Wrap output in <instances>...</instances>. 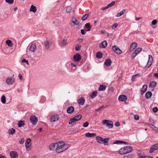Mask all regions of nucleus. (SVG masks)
<instances>
[{"label": "nucleus", "mask_w": 158, "mask_h": 158, "mask_svg": "<svg viewBox=\"0 0 158 158\" xmlns=\"http://www.w3.org/2000/svg\"><path fill=\"white\" fill-rule=\"evenodd\" d=\"M56 151L57 153H60L64 151L68 148L65 144L63 142L56 143Z\"/></svg>", "instance_id": "f257e3e1"}, {"label": "nucleus", "mask_w": 158, "mask_h": 158, "mask_svg": "<svg viewBox=\"0 0 158 158\" xmlns=\"http://www.w3.org/2000/svg\"><path fill=\"white\" fill-rule=\"evenodd\" d=\"M132 150L133 148L132 147L130 146H127L120 149L118 151V153L121 155H123L130 152Z\"/></svg>", "instance_id": "f03ea898"}, {"label": "nucleus", "mask_w": 158, "mask_h": 158, "mask_svg": "<svg viewBox=\"0 0 158 158\" xmlns=\"http://www.w3.org/2000/svg\"><path fill=\"white\" fill-rule=\"evenodd\" d=\"M102 123L106 124L109 128H111L113 127V123L112 121L107 120H104L102 121Z\"/></svg>", "instance_id": "7ed1b4c3"}, {"label": "nucleus", "mask_w": 158, "mask_h": 158, "mask_svg": "<svg viewBox=\"0 0 158 158\" xmlns=\"http://www.w3.org/2000/svg\"><path fill=\"white\" fill-rule=\"evenodd\" d=\"M15 79L14 77H8L6 80V84L8 85H12L14 82Z\"/></svg>", "instance_id": "20e7f679"}, {"label": "nucleus", "mask_w": 158, "mask_h": 158, "mask_svg": "<svg viewBox=\"0 0 158 158\" xmlns=\"http://www.w3.org/2000/svg\"><path fill=\"white\" fill-rule=\"evenodd\" d=\"M30 120V122L33 125H35L38 122V118L35 115L31 116Z\"/></svg>", "instance_id": "39448f33"}, {"label": "nucleus", "mask_w": 158, "mask_h": 158, "mask_svg": "<svg viewBox=\"0 0 158 158\" xmlns=\"http://www.w3.org/2000/svg\"><path fill=\"white\" fill-rule=\"evenodd\" d=\"M112 49L113 51L117 54H120L122 53V51L116 46H113Z\"/></svg>", "instance_id": "423d86ee"}, {"label": "nucleus", "mask_w": 158, "mask_h": 158, "mask_svg": "<svg viewBox=\"0 0 158 158\" xmlns=\"http://www.w3.org/2000/svg\"><path fill=\"white\" fill-rule=\"evenodd\" d=\"M142 49L140 48H137L135 51L132 56V58H134L141 51Z\"/></svg>", "instance_id": "0eeeda50"}, {"label": "nucleus", "mask_w": 158, "mask_h": 158, "mask_svg": "<svg viewBox=\"0 0 158 158\" xmlns=\"http://www.w3.org/2000/svg\"><path fill=\"white\" fill-rule=\"evenodd\" d=\"M153 60V58L151 55H149L148 56V63L146 66V67L149 68L151 65L152 62Z\"/></svg>", "instance_id": "6e6552de"}, {"label": "nucleus", "mask_w": 158, "mask_h": 158, "mask_svg": "<svg viewBox=\"0 0 158 158\" xmlns=\"http://www.w3.org/2000/svg\"><path fill=\"white\" fill-rule=\"evenodd\" d=\"M31 140L30 139H27L25 142V146L27 149L29 150L30 149V147L31 146Z\"/></svg>", "instance_id": "1a4fd4ad"}, {"label": "nucleus", "mask_w": 158, "mask_h": 158, "mask_svg": "<svg viewBox=\"0 0 158 158\" xmlns=\"http://www.w3.org/2000/svg\"><path fill=\"white\" fill-rule=\"evenodd\" d=\"M59 119V117L58 115H54L51 117L50 121L52 122H54L58 120Z\"/></svg>", "instance_id": "9d476101"}, {"label": "nucleus", "mask_w": 158, "mask_h": 158, "mask_svg": "<svg viewBox=\"0 0 158 158\" xmlns=\"http://www.w3.org/2000/svg\"><path fill=\"white\" fill-rule=\"evenodd\" d=\"M44 45L46 49H48L52 45V42L46 40L44 42Z\"/></svg>", "instance_id": "9b49d317"}, {"label": "nucleus", "mask_w": 158, "mask_h": 158, "mask_svg": "<svg viewBox=\"0 0 158 158\" xmlns=\"http://www.w3.org/2000/svg\"><path fill=\"white\" fill-rule=\"evenodd\" d=\"M10 156L11 158H17L18 156V155L17 152L12 151L10 152Z\"/></svg>", "instance_id": "f8f14e48"}, {"label": "nucleus", "mask_w": 158, "mask_h": 158, "mask_svg": "<svg viewBox=\"0 0 158 158\" xmlns=\"http://www.w3.org/2000/svg\"><path fill=\"white\" fill-rule=\"evenodd\" d=\"M37 47L35 44L32 43L30 47L29 50L32 52H34Z\"/></svg>", "instance_id": "ddd939ff"}, {"label": "nucleus", "mask_w": 158, "mask_h": 158, "mask_svg": "<svg viewBox=\"0 0 158 158\" xmlns=\"http://www.w3.org/2000/svg\"><path fill=\"white\" fill-rule=\"evenodd\" d=\"M73 59L75 61H79L81 59V56L80 54L77 53L73 56Z\"/></svg>", "instance_id": "4468645a"}, {"label": "nucleus", "mask_w": 158, "mask_h": 158, "mask_svg": "<svg viewBox=\"0 0 158 158\" xmlns=\"http://www.w3.org/2000/svg\"><path fill=\"white\" fill-rule=\"evenodd\" d=\"M127 96L123 95H120L118 98V100L122 102L125 101L127 100Z\"/></svg>", "instance_id": "2eb2a0df"}, {"label": "nucleus", "mask_w": 158, "mask_h": 158, "mask_svg": "<svg viewBox=\"0 0 158 158\" xmlns=\"http://www.w3.org/2000/svg\"><path fill=\"white\" fill-rule=\"evenodd\" d=\"M56 143H52L49 146V148L51 151L56 150Z\"/></svg>", "instance_id": "dca6fc26"}, {"label": "nucleus", "mask_w": 158, "mask_h": 158, "mask_svg": "<svg viewBox=\"0 0 158 158\" xmlns=\"http://www.w3.org/2000/svg\"><path fill=\"white\" fill-rule=\"evenodd\" d=\"M85 99L83 97H81L77 100V102L79 104L83 105L85 102Z\"/></svg>", "instance_id": "f3484780"}, {"label": "nucleus", "mask_w": 158, "mask_h": 158, "mask_svg": "<svg viewBox=\"0 0 158 158\" xmlns=\"http://www.w3.org/2000/svg\"><path fill=\"white\" fill-rule=\"evenodd\" d=\"M70 22H72L75 25H78L79 24V22L77 20L75 17H73L70 20Z\"/></svg>", "instance_id": "a211bd4d"}, {"label": "nucleus", "mask_w": 158, "mask_h": 158, "mask_svg": "<svg viewBox=\"0 0 158 158\" xmlns=\"http://www.w3.org/2000/svg\"><path fill=\"white\" fill-rule=\"evenodd\" d=\"M59 45L61 47H64L65 46L67 45V40L65 39L62 40L59 44Z\"/></svg>", "instance_id": "6ab92c4d"}, {"label": "nucleus", "mask_w": 158, "mask_h": 158, "mask_svg": "<svg viewBox=\"0 0 158 158\" xmlns=\"http://www.w3.org/2000/svg\"><path fill=\"white\" fill-rule=\"evenodd\" d=\"M147 85H143L141 89V90L140 92V94L142 95L147 90Z\"/></svg>", "instance_id": "aec40b11"}, {"label": "nucleus", "mask_w": 158, "mask_h": 158, "mask_svg": "<svg viewBox=\"0 0 158 158\" xmlns=\"http://www.w3.org/2000/svg\"><path fill=\"white\" fill-rule=\"evenodd\" d=\"M74 108L73 106H70L68 107L67 110V112L69 114H72L74 111Z\"/></svg>", "instance_id": "412c9836"}, {"label": "nucleus", "mask_w": 158, "mask_h": 158, "mask_svg": "<svg viewBox=\"0 0 158 158\" xmlns=\"http://www.w3.org/2000/svg\"><path fill=\"white\" fill-rule=\"evenodd\" d=\"M112 61L110 59H106L105 62L104 64L107 66H110Z\"/></svg>", "instance_id": "4be33fe9"}, {"label": "nucleus", "mask_w": 158, "mask_h": 158, "mask_svg": "<svg viewBox=\"0 0 158 158\" xmlns=\"http://www.w3.org/2000/svg\"><path fill=\"white\" fill-rule=\"evenodd\" d=\"M85 135L86 137L91 138L95 136L96 134L95 133H87L85 134Z\"/></svg>", "instance_id": "5701e85b"}, {"label": "nucleus", "mask_w": 158, "mask_h": 158, "mask_svg": "<svg viewBox=\"0 0 158 158\" xmlns=\"http://www.w3.org/2000/svg\"><path fill=\"white\" fill-rule=\"evenodd\" d=\"M137 44L136 42H134L132 43L130 46V51H131L132 50L134 49L137 46Z\"/></svg>", "instance_id": "b1692460"}, {"label": "nucleus", "mask_w": 158, "mask_h": 158, "mask_svg": "<svg viewBox=\"0 0 158 158\" xmlns=\"http://www.w3.org/2000/svg\"><path fill=\"white\" fill-rule=\"evenodd\" d=\"M107 46V43L106 40H104L100 44L99 47L101 48H105Z\"/></svg>", "instance_id": "393cba45"}, {"label": "nucleus", "mask_w": 158, "mask_h": 158, "mask_svg": "<svg viewBox=\"0 0 158 158\" xmlns=\"http://www.w3.org/2000/svg\"><path fill=\"white\" fill-rule=\"evenodd\" d=\"M96 140L98 143H102L103 138L100 136H97L96 138Z\"/></svg>", "instance_id": "a878e982"}, {"label": "nucleus", "mask_w": 158, "mask_h": 158, "mask_svg": "<svg viewBox=\"0 0 158 158\" xmlns=\"http://www.w3.org/2000/svg\"><path fill=\"white\" fill-rule=\"evenodd\" d=\"M98 92L96 91H93L92 93L90 95V98L92 99L95 98L97 95Z\"/></svg>", "instance_id": "bb28decb"}, {"label": "nucleus", "mask_w": 158, "mask_h": 158, "mask_svg": "<svg viewBox=\"0 0 158 158\" xmlns=\"http://www.w3.org/2000/svg\"><path fill=\"white\" fill-rule=\"evenodd\" d=\"M106 86L105 85H100L98 89V90L99 91H104L106 89Z\"/></svg>", "instance_id": "cd10ccee"}, {"label": "nucleus", "mask_w": 158, "mask_h": 158, "mask_svg": "<svg viewBox=\"0 0 158 158\" xmlns=\"http://www.w3.org/2000/svg\"><path fill=\"white\" fill-rule=\"evenodd\" d=\"M25 125L24 121L20 120L19 121L18 123V126L19 127H23Z\"/></svg>", "instance_id": "c85d7f7f"}, {"label": "nucleus", "mask_w": 158, "mask_h": 158, "mask_svg": "<svg viewBox=\"0 0 158 158\" xmlns=\"http://www.w3.org/2000/svg\"><path fill=\"white\" fill-rule=\"evenodd\" d=\"M37 10L36 7L33 5H31V6L30 11L31 12L35 13Z\"/></svg>", "instance_id": "c756f323"}, {"label": "nucleus", "mask_w": 158, "mask_h": 158, "mask_svg": "<svg viewBox=\"0 0 158 158\" xmlns=\"http://www.w3.org/2000/svg\"><path fill=\"white\" fill-rule=\"evenodd\" d=\"M156 83L155 81H151L149 84V86L151 88H154L156 86Z\"/></svg>", "instance_id": "7c9ffc66"}, {"label": "nucleus", "mask_w": 158, "mask_h": 158, "mask_svg": "<svg viewBox=\"0 0 158 158\" xmlns=\"http://www.w3.org/2000/svg\"><path fill=\"white\" fill-rule=\"evenodd\" d=\"M15 130L14 129L11 128L9 129L8 133L9 135H13L15 133Z\"/></svg>", "instance_id": "2f4dec72"}, {"label": "nucleus", "mask_w": 158, "mask_h": 158, "mask_svg": "<svg viewBox=\"0 0 158 158\" xmlns=\"http://www.w3.org/2000/svg\"><path fill=\"white\" fill-rule=\"evenodd\" d=\"M152 95V93L150 91L147 92L145 94V97L146 98H150Z\"/></svg>", "instance_id": "473e14b6"}, {"label": "nucleus", "mask_w": 158, "mask_h": 158, "mask_svg": "<svg viewBox=\"0 0 158 158\" xmlns=\"http://www.w3.org/2000/svg\"><path fill=\"white\" fill-rule=\"evenodd\" d=\"M96 57L98 58H101L102 57V53L100 52H98L96 54Z\"/></svg>", "instance_id": "72a5a7b5"}, {"label": "nucleus", "mask_w": 158, "mask_h": 158, "mask_svg": "<svg viewBox=\"0 0 158 158\" xmlns=\"http://www.w3.org/2000/svg\"><path fill=\"white\" fill-rule=\"evenodd\" d=\"M155 150H156V149L155 146H154V144H153L151 147L149 151V153H152Z\"/></svg>", "instance_id": "f704fd0d"}, {"label": "nucleus", "mask_w": 158, "mask_h": 158, "mask_svg": "<svg viewBox=\"0 0 158 158\" xmlns=\"http://www.w3.org/2000/svg\"><path fill=\"white\" fill-rule=\"evenodd\" d=\"M149 127H150L151 128H152L153 129L155 130L157 132L158 131V128L155 126L153 125L150 124Z\"/></svg>", "instance_id": "c9c22d12"}, {"label": "nucleus", "mask_w": 158, "mask_h": 158, "mask_svg": "<svg viewBox=\"0 0 158 158\" xmlns=\"http://www.w3.org/2000/svg\"><path fill=\"white\" fill-rule=\"evenodd\" d=\"M126 12V10L125 9H123V10L122 11L120 12V13H118L117 14V17H120V16L122 15H123V14H124L125 13V12Z\"/></svg>", "instance_id": "e433bc0d"}, {"label": "nucleus", "mask_w": 158, "mask_h": 158, "mask_svg": "<svg viewBox=\"0 0 158 158\" xmlns=\"http://www.w3.org/2000/svg\"><path fill=\"white\" fill-rule=\"evenodd\" d=\"M109 139V138L103 139L102 141V143H104L105 145L108 144L107 143Z\"/></svg>", "instance_id": "4c0bfd02"}, {"label": "nucleus", "mask_w": 158, "mask_h": 158, "mask_svg": "<svg viewBox=\"0 0 158 158\" xmlns=\"http://www.w3.org/2000/svg\"><path fill=\"white\" fill-rule=\"evenodd\" d=\"M6 43L9 47H11L12 45V44L11 41L10 40H6Z\"/></svg>", "instance_id": "58836bf2"}, {"label": "nucleus", "mask_w": 158, "mask_h": 158, "mask_svg": "<svg viewBox=\"0 0 158 158\" xmlns=\"http://www.w3.org/2000/svg\"><path fill=\"white\" fill-rule=\"evenodd\" d=\"M89 15V14H86L84 15H83L81 18V20L82 21H84L86 19L87 17Z\"/></svg>", "instance_id": "ea45409f"}, {"label": "nucleus", "mask_w": 158, "mask_h": 158, "mask_svg": "<svg viewBox=\"0 0 158 158\" xmlns=\"http://www.w3.org/2000/svg\"><path fill=\"white\" fill-rule=\"evenodd\" d=\"M74 117V118H75L77 120V121H78L81 118L82 116L81 115L79 114L77 115Z\"/></svg>", "instance_id": "a19ab883"}, {"label": "nucleus", "mask_w": 158, "mask_h": 158, "mask_svg": "<svg viewBox=\"0 0 158 158\" xmlns=\"http://www.w3.org/2000/svg\"><path fill=\"white\" fill-rule=\"evenodd\" d=\"M70 65L73 70H75L76 69V65L74 63H71Z\"/></svg>", "instance_id": "79ce46f5"}, {"label": "nucleus", "mask_w": 158, "mask_h": 158, "mask_svg": "<svg viewBox=\"0 0 158 158\" xmlns=\"http://www.w3.org/2000/svg\"><path fill=\"white\" fill-rule=\"evenodd\" d=\"M6 99L4 95H2L1 97V101L3 103H5L6 102Z\"/></svg>", "instance_id": "37998d69"}, {"label": "nucleus", "mask_w": 158, "mask_h": 158, "mask_svg": "<svg viewBox=\"0 0 158 158\" xmlns=\"http://www.w3.org/2000/svg\"><path fill=\"white\" fill-rule=\"evenodd\" d=\"M139 74H137L133 75L132 77V80L133 81H135V79L137 78V77H139Z\"/></svg>", "instance_id": "c03bdc74"}, {"label": "nucleus", "mask_w": 158, "mask_h": 158, "mask_svg": "<svg viewBox=\"0 0 158 158\" xmlns=\"http://www.w3.org/2000/svg\"><path fill=\"white\" fill-rule=\"evenodd\" d=\"M70 121L71 122H69V123L70 124H71L72 123H73L77 121V120L75 118H74V117L71 118Z\"/></svg>", "instance_id": "a18cd8bd"}, {"label": "nucleus", "mask_w": 158, "mask_h": 158, "mask_svg": "<svg viewBox=\"0 0 158 158\" xmlns=\"http://www.w3.org/2000/svg\"><path fill=\"white\" fill-rule=\"evenodd\" d=\"M104 108V106H102L101 107H99L98 109H96L95 110V111H98L100 110H103Z\"/></svg>", "instance_id": "49530a36"}, {"label": "nucleus", "mask_w": 158, "mask_h": 158, "mask_svg": "<svg viewBox=\"0 0 158 158\" xmlns=\"http://www.w3.org/2000/svg\"><path fill=\"white\" fill-rule=\"evenodd\" d=\"M115 1H112L110 3L108 4V6L109 8L111 7L115 4Z\"/></svg>", "instance_id": "de8ad7c7"}, {"label": "nucleus", "mask_w": 158, "mask_h": 158, "mask_svg": "<svg viewBox=\"0 0 158 158\" xmlns=\"http://www.w3.org/2000/svg\"><path fill=\"white\" fill-rule=\"evenodd\" d=\"M72 10V8L71 6H68L66 9V11L68 13H69L71 12Z\"/></svg>", "instance_id": "09e8293b"}, {"label": "nucleus", "mask_w": 158, "mask_h": 158, "mask_svg": "<svg viewBox=\"0 0 158 158\" xmlns=\"http://www.w3.org/2000/svg\"><path fill=\"white\" fill-rule=\"evenodd\" d=\"M5 1L10 4H12L14 3V0H5Z\"/></svg>", "instance_id": "8fccbe9b"}, {"label": "nucleus", "mask_w": 158, "mask_h": 158, "mask_svg": "<svg viewBox=\"0 0 158 158\" xmlns=\"http://www.w3.org/2000/svg\"><path fill=\"white\" fill-rule=\"evenodd\" d=\"M81 47V45H78L76 46L75 49L76 51H78L80 50V48Z\"/></svg>", "instance_id": "3c124183"}, {"label": "nucleus", "mask_w": 158, "mask_h": 158, "mask_svg": "<svg viewBox=\"0 0 158 158\" xmlns=\"http://www.w3.org/2000/svg\"><path fill=\"white\" fill-rule=\"evenodd\" d=\"M137 158H153L152 157L150 156H139Z\"/></svg>", "instance_id": "603ef678"}, {"label": "nucleus", "mask_w": 158, "mask_h": 158, "mask_svg": "<svg viewBox=\"0 0 158 158\" xmlns=\"http://www.w3.org/2000/svg\"><path fill=\"white\" fill-rule=\"evenodd\" d=\"M122 141L117 140L113 143V144H122Z\"/></svg>", "instance_id": "864d4df0"}, {"label": "nucleus", "mask_w": 158, "mask_h": 158, "mask_svg": "<svg viewBox=\"0 0 158 158\" xmlns=\"http://www.w3.org/2000/svg\"><path fill=\"white\" fill-rule=\"evenodd\" d=\"M24 142V139L23 138H21L19 141V143L20 144H23Z\"/></svg>", "instance_id": "5fc2aeb1"}, {"label": "nucleus", "mask_w": 158, "mask_h": 158, "mask_svg": "<svg viewBox=\"0 0 158 158\" xmlns=\"http://www.w3.org/2000/svg\"><path fill=\"white\" fill-rule=\"evenodd\" d=\"M89 124V123L87 122H86L85 123H84L83 124V126L84 127H87Z\"/></svg>", "instance_id": "6e6d98bb"}, {"label": "nucleus", "mask_w": 158, "mask_h": 158, "mask_svg": "<svg viewBox=\"0 0 158 158\" xmlns=\"http://www.w3.org/2000/svg\"><path fill=\"white\" fill-rule=\"evenodd\" d=\"M152 110L154 112L156 113L158 111V108L157 107H155L153 108Z\"/></svg>", "instance_id": "4d7b16f0"}, {"label": "nucleus", "mask_w": 158, "mask_h": 158, "mask_svg": "<svg viewBox=\"0 0 158 158\" xmlns=\"http://www.w3.org/2000/svg\"><path fill=\"white\" fill-rule=\"evenodd\" d=\"M24 62H25V63H26L27 65L29 64L28 61L27 60H26V59H24L22 60V63H23Z\"/></svg>", "instance_id": "13d9d810"}, {"label": "nucleus", "mask_w": 158, "mask_h": 158, "mask_svg": "<svg viewBox=\"0 0 158 158\" xmlns=\"http://www.w3.org/2000/svg\"><path fill=\"white\" fill-rule=\"evenodd\" d=\"M118 24L117 23H114L112 26V28L113 29H114L117 26Z\"/></svg>", "instance_id": "bf43d9fd"}, {"label": "nucleus", "mask_w": 158, "mask_h": 158, "mask_svg": "<svg viewBox=\"0 0 158 158\" xmlns=\"http://www.w3.org/2000/svg\"><path fill=\"white\" fill-rule=\"evenodd\" d=\"M85 27L86 28H90V27H91V26L90 25V24L89 23H86L85 24Z\"/></svg>", "instance_id": "052dcab7"}, {"label": "nucleus", "mask_w": 158, "mask_h": 158, "mask_svg": "<svg viewBox=\"0 0 158 158\" xmlns=\"http://www.w3.org/2000/svg\"><path fill=\"white\" fill-rule=\"evenodd\" d=\"M157 21L156 19L153 20L152 22V25H155L157 23Z\"/></svg>", "instance_id": "680f3d73"}, {"label": "nucleus", "mask_w": 158, "mask_h": 158, "mask_svg": "<svg viewBox=\"0 0 158 158\" xmlns=\"http://www.w3.org/2000/svg\"><path fill=\"white\" fill-rule=\"evenodd\" d=\"M134 117L135 120H138L139 119V117L138 115H134Z\"/></svg>", "instance_id": "e2e57ef3"}, {"label": "nucleus", "mask_w": 158, "mask_h": 158, "mask_svg": "<svg viewBox=\"0 0 158 158\" xmlns=\"http://www.w3.org/2000/svg\"><path fill=\"white\" fill-rule=\"evenodd\" d=\"M81 33L82 35H85V31L84 29L81 30Z\"/></svg>", "instance_id": "0e129e2a"}, {"label": "nucleus", "mask_w": 158, "mask_h": 158, "mask_svg": "<svg viewBox=\"0 0 158 158\" xmlns=\"http://www.w3.org/2000/svg\"><path fill=\"white\" fill-rule=\"evenodd\" d=\"M131 155H125L123 156V158H130L131 157Z\"/></svg>", "instance_id": "69168bd1"}, {"label": "nucleus", "mask_w": 158, "mask_h": 158, "mask_svg": "<svg viewBox=\"0 0 158 158\" xmlns=\"http://www.w3.org/2000/svg\"><path fill=\"white\" fill-rule=\"evenodd\" d=\"M120 123L119 122H116V123H115L114 124V125L116 127H118L120 126Z\"/></svg>", "instance_id": "338daca9"}, {"label": "nucleus", "mask_w": 158, "mask_h": 158, "mask_svg": "<svg viewBox=\"0 0 158 158\" xmlns=\"http://www.w3.org/2000/svg\"><path fill=\"white\" fill-rule=\"evenodd\" d=\"M154 146H155L156 150H158V143L154 144Z\"/></svg>", "instance_id": "774afa93"}]
</instances>
